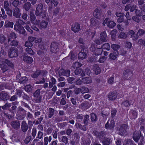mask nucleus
Listing matches in <instances>:
<instances>
[{
  "mask_svg": "<svg viewBox=\"0 0 145 145\" xmlns=\"http://www.w3.org/2000/svg\"><path fill=\"white\" fill-rule=\"evenodd\" d=\"M118 54L119 53L118 51L116 52L113 51L110 54L109 57L110 59L115 60L116 59L117 56Z\"/></svg>",
  "mask_w": 145,
  "mask_h": 145,
  "instance_id": "20",
  "label": "nucleus"
},
{
  "mask_svg": "<svg viewBox=\"0 0 145 145\" xmlns=\"http://www.w3.org/2000/svg\"><path fill=\"white\" fill-rule=\"evenodd\" d=\"M102 142L104 145H109L112 142V140L110 138H106Z\"/></svg>",
  "mask_w": 145,
  "mask_h": 145,
  "instance_id": "35",
  "label": "nucleus"
},
{
  "mask_svg": "<svg viewBox=\"0 0 145 145\" xmlns=\"http://www.w3.org/2000/svg\"><path fill=\"white\" fill-rule=\"evenodd\" d=\"M25 24V23L22 20L18 19L16 21V23L14 24V29L16 31L18 32L19 33L25 35V30L23 27L22 25Z\"/></svg>",
  "mask_w": 145,
  "mask_h": 145,
  "instance_id": "1",
  "label": "nucleus"
},
{
  "mask_svg": "<svg viewBox=\"0 0 145 145\" xmlns=\"http://www.w3.org/2000/svg\"><path fill=\"white\" fill-rule=\"evenodd\" d=\"M133 144V141L130 139H128L124 141L123 145H132Z\"/></svg>",
  "mask_w": 145,
  "mask_h": 145,
  "instance_id": "40",
  "label": "nucleus"
},
{
  "mask_svg": "<svg viewBox=\"0 0 145 145\" xmlns=\"http://www.w3.org/2000/svg\"><path fill=\"white\" fill-rule=\"evenodd\" d=\"M41 73L40 70H37V71L31 74L32 77L34 78H37Z\"/></svg>",
  "mask_w": 145,
  "mask_h": 145,
  "instance_id": "49",
  "label": "nucleus"
},
{
  "mask_svg": "<svg viewBox=\"0 0 145 145\" xmlns=\"http://www.w3.org/2000/svg\"><path fill=\"white\" fill-rule=\"evenodd\" d=\"M24 92L23 90L21 89H16L15 94L16 95H18L19 97H21Z\"/></svg>",
  "mask_w": 145,
  "mask_h": 145,
  "instance_id": "45",
  "label": "nucleus"
},
{
  "mask_svg": "<svg viewBox=\"0 0 145 145\" xmlns=\"http://www.w3.org/2000/svg\"><path fill=\"white\" fill-rule=\"evenodd\" d=\"M29 127L28 125L25 121L22 122L21 129L24 133H25Z\"/></svg>",
  "mask_w": 145,
  "mask_h": 145,
  "instance_id": "8",
  "label": "nucleus"
},
{
  "mask_svg": "<svg viewBox=\"0 0 145 145\" xmlns=\"http://www.w3.org/2000/svg\"><path fill=\"white\" fill-rule=\"evenodd\" d=\"M138 16H137L136 15L133 16L132 17V19L133 21L135 22L139 23L140 21V19Z\"/></svg>",
  "mask_w": 145,
  "mask_h": 145,
  "instance_id": "61",
  "label": "nucleus"
},
{
  "mask_svg": "<svg viewBox=\"0 0 145 145\" xmlns=\"http://www.w3.org/2000/svg\"><path fill=\"white\" fill-rule=\"evenodd\" d=\"M116 25V23L112 21H108L107 23V26L110 28H113Z\"/></svg>",
  "mask_w": 145,
  "mask_h": 145,
  "instance_id": "42",
  "label": "nucleus"
},
{
  "mask_svg": "<svg viewBox=\"0 0 145 145\" xmlns=\"http://www.w3.org/2000/svg\"><path fill=\"white\" fill-rule=\"evenodd\" d=\"M140 137H141V138L143 139L144 138L143 137H142L140 133H137L135 131L133 133V139L135 142H137L138 141L139 138Z\"/></svg>",
  "mask_w": 145,
  "mask_h": 145,
  "instance_id": "11",
  "label": "nucleus"
},
{
  "mask_svg": "<svg viewBox=\"0 0 145 145\" xmlns=\"http://www.w3.org/2000/svg\"><path fill=\"white\" fill-rule=\"evenodd\" d=\"M43 5L42 3H40L37 5L35 11V14H39L40 11L43 10Z\"/></svg>",
  "mask_w": 145,
  "mask_h": 145,
  "instance_id": "26",
  "label": "nucleus"
},
{
  "mask_svg": "<svg viewBox=\"0 0 145 145\" xmlns=\"http://www.w3.org/2000/svg\"><path fill=\"white\" fill-rule=\"evenodd\" d=\"M16 78L18 82L21 84H24L27 80V78L25 76L21 77L20 74L16 76Z\"/></svg>",
  "mask_w": 145,
  "mask_h": 145,
  "instance_id": "9",
  "label": "nucleus"
},
{
  "mask_svg": "<svg viewBox=\"0 0 145 145\" xmlns=\"http://www.w3.org/2000/svg\"><path fill=\"white\" fill-rule=\"evenodd\" d=\"M8 98V95L5 91H3L0 93V100L6 101Z\"/></svg>",
  "mask_w": 145,
  "mask_h": 145,
  "instance_id": "10",
  "label": "nucleus"
},
{
  "mask_svg": "<svg viewBox=\"0 0 145 145\" xmlns=\"http://www.w3.org/2000/svg\"><path fill=\"white\" fill-rule=\"evenodd\" d=\"M133 76L132 71L129 69H126L124 72L123 77L127 80H130Z\"/></svg>",
  "mask_w": 145,
  "mask_h": 145,
  "instance_id": "3",
  "label": "nucleus"
},
{
  "mask_svg": "<svg viewBox=\"0 0 145 145\" xmlns=\"http://www.w3.org/2000/svg\"><path fill=\"white\" fill-rule=\"evenodd\" d=\"M31 6L30 3L29 2H27L24 5L23 7L26 11H27L30 9Z\"/></svg>",
  "mask_w": 145,
  "mask_h": 145,
  "instance_id": "36",
  "label": "nucleus"
},
{
  "mask_svg": "<svg viewBox=\"0 0 145 145\" xmlns=\"http://www.w3.org/2000/svg\"><path fill=\"white\" fill-rule=\"evenodd\" d=\"M23 60L24 62L28 63H31L33 61V58L29 56L24 57Z\"/></svg>",
  "mask_w": 145,
  "mask_h": 145,
  "instance_id": "25",
  "label": "nucleus"
},
{
  "mask_svg": "<svg viewBox=\"0 0 145 145\" xmlns=\"http://www.w3.org/2000/svg\"><path fill=\"white\" fill-rule=\"evenodd\" d=\"M89 116L88 115H86L85 116L83 120L84 123L86 125H88V123Z\"/></svg>",
  "mask_w": 145,
  "mask_h": 145,
  "instance_id": "50",
  "label": "nucleus"
},
{
  "mask_svg": "<svg viewBox=\"0 0 145 145\" xmlns=\"http://www.w3.org/2000/svg\"><path fill=\"white\" fill-rule=\"evenodd\" d=\"M14 23L8 20H6L5 21L4 26L6 27H11L12 28L13 27Z\"/></svg>",
  "mask_w": 145,
  "mask_h": 145,
  "instance_id": "33",
  "label": "nucleus"
},
{
  "mask_svg": "<svg viewBox=\"0 0 145 145\" xmlns=\"http://www.w3.org/2000/svg\"><path fill=\"white\" fill-rule=\"evenodd\" d=\"M110 45L108 43L104 44L101 46V48L103 50V49L106 50H110Z\"/></svg>",
  "mask_w": 145,
  "mask_h": 145,
  "instance_id": "43",
  "label": "nucleus"
},
{
  "mask_svg": "<svg viewBox=\"0 0 145 145\" xmlns=\"http://www.w3.org/2000/svg\"><path fill=\"white\" fill-rule=\"evenodd\" d=\"M32 87L30 85H26L25 88V90L27 92H30L32 90Z\"/></svg>",
  "mask_w": 145,
  "mask_h": 145,
  "instance_id": "58",
  "label": "nucleus"
},
{
  "mask_svg": "<svg viewBox=\"0 0 145 145\" xmlns=\"http://www.w3.org/2000/svg\"><path fill=\"white\" fill-rule=\"evenodd\" d=\"M94 134L96 135L97 138L100 139L102 138L104 136V134L103 132L102 131L99 133L97 131H94L93 132Z\"/></svg>",
  "mask_w": 145,
  "mask_h": 145,
  "instance_id": "30",
  "label": "nucleus"
},
{
  "mask_svg": "<svg viewBox=\"0 0 145 145\" xmlns=\"http://www.w3.org/2000/svg\"><path fill=\"white\" fill-rule=\"evenodd\" d=\"M55 110L52 108H49L48 110V111L47 112V114L48 115V117L49 118H51L54 114Z\"/></svg>",
  "mask_w": 145,
  "mask_h": 145,
  "instance_id": "29",
  "label": "nucleus"
},
{
  "mask_svg": "<svg viewBox=\"0 0 145 145\" xmlns=\"http://www.w3.org/2000/svg\"><path fill=\"white\" fill-rule=\"evenodd\" d=\"M10 125L15 130H18L20 127V122L17 120H13L10 122Z\"/></svg>",
  "mask_w": 145,
  "mask_h": 145,
  "instance_id": "4",
  "label": "nucleus"
},
{
  "mask_svg": "<svg viewBox=\"0 0 145 145\" xmlns=\"http://www.w3.org/2000/svg\"><path fill=\"white\" fill-rule=\"evenodd\" d=\"M59 50L57 43L54 42H52L50 46L51 51L54 53H56Z\"/></svg>",
  "mask_w": 145,
  "mask_h": 145,
  "instance_id": "6",
  "label": "nucleus"
},
{
  "mask_svg": "<svg viewBox=\"0 0 145 145\" xmlns=\"http://www.w3.org/2000/svg\"><path fill=\"white\" fill-rule=\"evenodd\" d=\"M18 55V49L15 47H12L10 48L8 50V56L10 58L16 57Z\"/></svg>",
  "mask_w": 145,
  "mask_h": 145,
  "instance_id": "2",
  "label": "nucleus"
},
{
  "mask_svg": "<svg viewBox=\"0 0 145 145\" xmlns=\"http://www.w3.org/2000/svg\"><path fill=\"white\" fill-rule=\"evenodd\" d=\"M91 119L92 122H95L97 120V115L94 113L90 114Z\"/></svg>",
  "mask_w": 145,
  "mask_h": 145,
  "instance_id": "41",
  "label": "nucleus"
},
{
  "mask_svg": "<svg viewBox=\"0 0 145 145\" xmlns=\"http://www.w3.org/2000/svg\"><path fill=\"white\" fill-rule=\"evenodd\" d=\"M29 15L30 21L33 24L36 19L35 16L32 11L30 12Z\"/></svg>",
  "mask_w": 145,
  "mask_h": 145,
  "instance_id": "38",
  "label": "nucleus"
},
{
  "mask_svg": "<svg viewBox=\"0 0 145 145\" xmlns=\"http://www.w3.org/2000/svg\"><path fill=\"white\" fill-rule=\"evenodd\" d=\"M114 121L111 120L110 123L108 121L105 124V127L107 129H113L114 127Z\"/></svg>",
  "mask_w": 145,
  "mask_h": 145,
  "instance_id": "15",
  "label": "nucleus"
},
{
  "mask_svg": "<svg viewBox=\"0 0 145 145\" xmlns=\"http://www.w3.org/2000/svg\"><path fill=\"white\" fill-rule=\"evenodd\" d=\"M86 125H82L81 124L78 123H76L75 124V126L78 127L81 130H82L84 131H85L86 130Z\"/></svg>",
  "mask_w": 145,
  "mask_h": 145,
  "instance_id": "34",
  "label": "nucleus"
},
{
  "mask_svg": "<svg viewBox=\"0 0 145 145\" xmlns=\"http://www.w3.org/2000/svg\"><path fill=\"white\" fill-rule=\"evenodd\" d=\"M13 10V16L17 18H19L21 15L20 9L16 7L14 8Z\"/></svg>",
  "mask_w": 145,
  "mask_h": 145,
  "instance_id": "16",
  "label": "nucleus"
},
{
  "mask_svg": "<svg viewBox=\"0 0 145 145\" xmlns=\"http://www.w3.org/2000/svg\"><path fill=\"white\" fill-rule=\"evenodd\" d=\"M6 40V37L3 35H0V43L3 44Z\"/></svg>",
  "mask_w": 145,
  "mask_h": 145,
  "instance_id": "54",
  "label": "nucleus"
},
{
  "mask_svg": "<svg viewBox=\"0 0 145 145\" xmlns=\"http://www.w3.org/2000/svg\"><path fill=\"white\" fill-rule=\"evenodd\" d=\"M91 106L90 103L88 101L83 102L81 104L80 106L82 108L84 109H86L89 108Z\"/></svg>",
  "mask_w": 145,
  "mask_h": 145,
  "instance_id": "18",
  "label": "nucleus"
},
{
  "mask_svg": "<svg viewBox=\"0 0 145 145\" xmlns=\"http://www.w3.org/2000/svg\"><path fill=\"white\" fill-rule=\"evenodd\" d=\"M48 137H46L44 138L43 142L40 141L39 143L40 144V145H47L48 144Z\"/></svg>",
  "mask_w": 145,
  "mask_h": 145,
  "instance_id": "46",
  "label": "nucleus"
},
{
  "mask_svg": "<svg viewBox=\"0 0 145 145\" xmlns=\"http://www.w3.org/2000/svg\"><path fill=\"white\" fill-rule=\"evenodd\" d=\"M3 64H5V65L8 66V67H10L11 68H14V64L10 60L5 59L2 62Z\"/></svg>",
  "mask_w": 145,
  "mask_h": 145,
  "instance_id": "19",
  "label": "nucleus"
},
{
  "mask_svg": "<svg viewBox=\"0 0 145 145\" xmlns=\"http://www.w3.org/2000/svg\"><path fill=\"white\" fill-rule=\"evenodd\" d=\"M81 93L83 94L88 93L89 92V89L88 88L85 86L82 87L81 88Z\"/></svg>",
  "mask_w": 145,
  "mask_h": 145,
  "instance_id": "53",
  "label": "nucleus"
},
{
  "mask_svg": "<svg viewBox=\"0 0 145 145\" xmlns=\"http://www.w3.org/2000/svg\"><path fill=\"white\" fill-rule=\"evenodd\" d=\"M82 83L85 84H89L92 82V80L91 77H84L82 79Z\"/></svg>",
  "mask_w": 145,
  "mask_h": 145,
  "instance_id": "22",
  "label": "nucleus"
},
{
  "mask_svg": "<svg viewBox=\"0 0 145 145\" xmlns=\"http://www.w3.org/2000/svg\"><path fill=\"white\" fill-rule=\"evenodd\" d=\"M128 127V125L126 124H123L120 126L119 133L121 135H123L125 133Z\"/></svg>",
  "mask_w": 145,
  "mask_h": 145,
  "instance_id": "7",
  "label": "nucleus"
},
{
  "mask_svg": "<svg viewBox=\"0 0 145 145\" xmlns=\"http://www.w3.org/2000/svg\"><path fill=\"white\" fill-rule=\"evenodd\" d=\"M131 103L130 101L128 100H125L122 102V105L125 107H128L130 106Z\"/></svg>",
  "mask_w": 145,
  "mask_h": 145,
  "instance_id": "48",
  "label": "nucleus"
},
{
  "mask_svg": "<svg viewBox=\"0 0 145 145\" xmlns=\"http://www.w3.org/2000/svg\"><path fill=\"white\" fill-rule=\"evenodd\" d=\"M40 27L41 29H45L48 26V23L45 21H42L39 24Z\"/></svg>",
  "mask_w": 145,
  "mask_h": 145,
  "instance_id": "28",
  "label": "nucleus"
},
{
  "mask_svg": "<svg viewBox=\"0 0 145 145\" xmlns=\"http://www.w3.org/2000/svg\"><path fill=\"white\" fill-rule=\"evenodd\" d=\"M11 106V103L7 102L4 106H2V108L3 109H6L10 107Z\"/></svg>",
  "mask_w": 145,
  "mask_h": 145,
  "instance_id": "62",
  "label": "nucleus"
},
{
  "mask_svg": "<svg viewBox=\"0 0 145 145\" xmlns=\"http://www.w3.org/2000/svg\"><path fill=\"white\" fill-rule=\"evenodd\" d=\"M129 115L131 119H135L137 116V113L136 111L131 110L129 113Z\"/></svg>",
  "mask_w": 145,
  "mask_h": 145,
  "instance_id": "27",
  "label": "nucleus"
},
{
  "mask_svg": "<svg viewBox=\"0 0 145 145\" xmlns=\"http://www.w3.org/2000/svg\"><path fill=\"white\" fill-rule=\"evenodd\" d=\"M81 66V64L78 62H76L72 65L73 67L74 68H77Z\"/></svg>",
  "mask_w": 145,
  "mask_h": 145,
  "instance_id": "63",
  "label": "nucleus"
},
{
  "mask_svg": "<svg viewBox=\"0 0 145 145\" xmlns=\"http://www.w3.org/2000/svg\"><path fill=\"white\" fill-rule=\"evenodd\" d=\"M18 41L17 40H13L10 43V45L13 46H16L18 45Z\"/></svg>",
  "mask_w": 145,
  "mask_h": 145,
  "instance_id": "60",
  "label": "nucleus"
},
{
  "mask_svg": "<svg viewBox=\"0 0 145 145\" xmlns=\"http://www.w3.org/2000/svg\"><path fill=\"white\" fill-rule=\"evenodd\" d=\"M111 47L114 50V52H116L118 51V50L120 48V46L118 44H112L111 45Z\"/></svg>",
  "mask_w": 145,
  "mask_h": 145,
  "instance_id": "51",
  "label": "nucleus"
},
{
  "mask_svg": "<svg viewBox=\"0 0 145 145\" xmlns=\"http://www.w3.org/2000/svg\"><path fill=\"white\" fill-rule=\"evenodd\" d=\"M69 55L70 56L71 59L72 60H74L76 59V55H75L73 52H71Z\"/></svg>",
  "mask_w": 145,
  "mask_h": 145,
  "instance_id": "59",
  "label": "nucleus"
},
{
  "mask_svg": "<svg viewBox=\"0 0 145 145\" xmlns=\"http://www.w3.org/2000/svg\"><path fill=\"white\" fill-rule=\"evenodd\" d=\"M1 68L3 72L7 71L8 69V66L5 65V64H3V63L1 65Z\"/></svg>",
  "mask_w": 145,
  "mask_h": 145,
  "instance_id": "39",
  "label": "nucleus"
},
{
  "mask_svg": "<svg viewBox=\"0 0 145 145\" xmlns=\"http://www.w3.org/2000/svg\"><path fill=\"white\" fill-rule=\"evenodd\" d=\"M137 7L135 5L129 4L126 6L124 9L125 11H127L130 9V11L133 12L135 10H136Z\"/></svg>",
  "mask_w": 145,
  "mask_h": 145,
  "instance_id": "13",
  "label": "nucleus"
},
{
  "mask_svg": "<svg viewBox=\"0 0 145 145\" xmlns=\"http://www.w3.org/2000/svg\"><path fill=\"white\" fill-rule=\"evenodd\" d=\"M45 2L47 4L49 3L50 2L51 3H53L55 6H56L58 4V3L55 0H44Z\"/></svg>",
  "mask_w": 145,
  "mask_h": 145,
  "instance_id": "55",
  "label": "nucleus"
},
{
  "mask_svg": "<svg viewBox=\"0 0 145 145\" xmlns=\"http://www.w3.org/2000/svg\"><path fill=\"white\" fill-rule=\"evenodd\" d=\"M26 51L27 54L30 55H33L34 54L32 49L29 48H26Z\"/></svg>",
  "mask_w": 145,
  "mask_h": 145,
  "instance_id": "57",
  "label": "nucleus"
},
{
  "mask_svg": "<svg viewBox=\"0 0 145 145\" xmlns=\"http://www.w3.org/2000/svg\"><path fill=\"white\" fill-rule=\"evenodd\" d=\"M93 70L94 71L96 74H99L101 71V70L98 65L96 64L93 66Z\"/></svg>",
  "mask_w": 145,
  "mask_h": 145,
  "instance_id": "23",
  "label": "nucleus"
},
{
  "mask_svg": "<svg viewBox=\"0 0 145 145\" xmlns=\"http://www.w3.org/2000/svg\"><path fill=\"white\" fill-rule=\"evenodd\" d=\"M34 97L35 99H33V101L34 102L37 103H39L41 102L42 97V95Z\"/></svg>",
  "mask_w": 145,
  "mask_h": 145,
  "instance_id": "37",
  "label": "nucleus"
},
{
  "mask_svg": "<svg viewBox=\"0 0 145 145\" xmlns=\"http://www.w3.org/2000/svg\"><path fill=\"white\" fill-rule=\"evenodd\" d=\"M26 111L21 107H20L18 108L17 111V114L25 116Z\"/></svg>",
  "mask_w": 145,
  "mask_h": 145,
  "instance_id": "21",
  "label": "nucleus"
},
{
  "mask_svg": "<svg viewBox=\"0 0 145 145\" xmlns=\"http://www.w3.org/2000/svg\"><path fill=\"white\" fill-rule=\"evenodd\" d=\"M82 143L85 145H90V141L89 139L88 138L86 140H83L82 141Z\"/></svg>",
  "mask_w": 145,
  "mask_h": 145,
  "instance_id": "64",
  "label": "nucleus"
},
{
  "mask_svg": "<svg viewBox=\"0 0 145 145\" xmlns=\"http://www.w3.org/2000/svg\"><path fill=\"white\" fill-rule=\"evenodd\" d=\"M17 38V36L15 33H11L8 36V42H9L11 40L16 39Z\"/></svg>",
  "mask_w": 145,
  "mask_h": 145,
  "instance_id": "24",
  "label": "nucleus"
},
{
  "mask_svg": "<svg viewBox=\"0 0 145 145\" xmlns=\"http://www.w3.org/2000/svg\"><path fill=\"white\" fill-rule=\"evenodd\" d=\"M36 15L37 16H40L42 18H44L46 16V10H42L40 11L39 14H36Z\"/></svg>",
  "mask_w": 145,
  "mask_h": 145,
  "instance_id": "44",
  "label": "nucleus"
},
{
  "mask_svg": "<svg viewBox=\"0 0 145 145\" xmlns=\"http://www.w3.org/2000/svg\"><path fill=\"white\" fill-rule=\"evenodd\" d=\"M74 73L76 75H79L82 76H85V74L84 73V71L80 69H77L74 71Z\"/></svg>",
  "mask_w": 145,
  "mask_h": 145,
  "instance_id": "32",
  "label": "nucleus"
},
{
  "mask_svg": "<svg viewBox=\"0 0 145 145\" xmlns=\"http://www.w3.org/2000/svg\"><path fill=\"white\" fill-rule=\"evenodd\" d=\"M100 23V22L96 18H93L90 20V25L92 26L97 27L99 25Z\"/></svg>",
  "mask_w": 145,
  "mask_h": 145,
  "instance_id": "5",
  "label": "nucleus"
},
{
  "mask_svg": "<svg viewBox=\"0 0 145 145\" xmlns=\"http://www.w3.org/2000/svg\"><path fill=\"white\" fill-rule=\"evenodd\" d=\"M61 141L62 142L64 143L65 144H67L68 142V138L66 136H63L62 137Z\"/></svg>",
  "mask_w": 145,
  "mask_h": 145,
  "instance_id": "56",
  "label": "nucleus"
},
{
  "mask_svg": "<svg viewBox=\"0 0 145 145\" xmlns=\"http://www.w3.org/2000/svg\"><path fill=\"white\" fill-rule=\"evenodd\" d=\"M80 29V25L77 23H75L72 26L71 30L74 33L78 32Z\"/></svg>",
  "mask_w": 145,
  "mask_h": 145,
  "instance_id": "14",
  "label": "nucleus"
},
{
  "mask_svg": "<svg viewBox=\"0 0 145 145\" xmlns=\"http://www.w3.org/2000/svg\"><path fill=\"white\" fill-rule=\"evenodd\" d=\"M87 57V54L86 52H80L78 54V57L79 59H83L86 58Z\"/></svg>",
  "mask_w": 145,
  "mask_h": 145,
  "instance_id": "31",
  "label": "nucleus"
},
{
  "mask_svg": "<svg viewBox=\"0 0 145 145\" xmlns=\"http://www.w3.org/2000/svg\"><path fill=\"white\" fill-rule=\"evenodd\" d=\"M107 35L106 32L105 31L102 32L100 34V38L102 41L103 42H106L107 40H106Z\"/></svg>",
  "mask_w": 145,
  "mask_h": 145,
  "instance_id": "17",
  "label": "nucleus"
},
{
  "mask_svg": "<svg viewBox=\"0 0 145 145\" xmlns=\"http://www.w3.org/2000/svg\"><path fill=\"white\" fill-rule=\"evenodd\" d=\"M117 93L116 91H114L110 93L108 95V98L110 100H114L117 97Z\"/></svg>",
  "mask_w": 145,
  "mask_h": 145,
  "instance_id": "12",
  "label": "nucleus"
},
{
  "mask_svg": "<svg viewBox=\"0 0 145 145\" xmlns=\"http://www.w3.org/2000/svg\"><path fill=\"white\" fill-rule=\"evenodd\" d=\"M103 50L102 48H97L96 49L95 52L94 53L96 55H99L101 54Z\"/></svg>",
  "mask_w": 145,
  "mask_h": 145,
  "instance_id": "52",
  "label": "nucleus"
},
{
  "mask_svg": "<svg viewBox=\"0 0 145 145\" xmlns=\"http://www.w3.org/2000/svg\"><path fill=\"white\" fill-rule=\"evenodd\" d=\"M117 32V30L116 29L112 30L110 32V34L111 36V38L113 40L115 39Z\"/></svg>",
  "mask_w": 145,
  "mask_h": 145,
  "instance_id": "47",
  "label": "nucleus"
}]
</instances>
